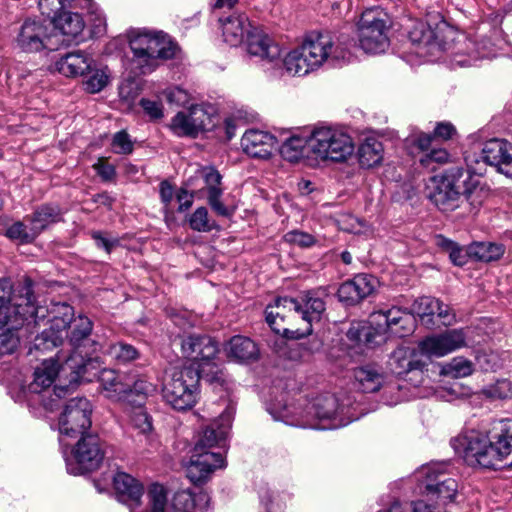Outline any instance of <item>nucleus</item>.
I'll return each mask as SVG.
<instances>
[{
	"label": "nucleus",
	"mask_w": 512,
	"mask_h": 512,
	"mask_svg": "<svg viewBox=\"0 0 512 512\" xmlns=\"http://www.w3.org/2000/svg\"><path fill=\"white\" fill-rule=\"evenodd\" d=\"M465 345L466 335L463 329H450L419 342V347L425 352L428 360L431 356H445Z\"/></svg>",
	"instance_id": "nucleus-22"
},
{
	"label": "nucleus",
	"mask_w": 512,
	"mask_h": 512,
	"mask_svg": "<svg viewBox=\"0 0 512 512\" xmlns=\"http://www.w3.org/2000/svg\"><path fill=\"white\" fill-rule=\"evenodd\" d=\"M332 48L333 40L328 32L313 31L305 37L302 45L296 49L302 53L304 61L310 62V66L317 69L327 60Z\"/></svg>",
	"instance_id": "nucleus-23"
},
{
	"label": "nucleus",
	"mask_w": 512,
	"mask_h": 512,
	"mask_svg": "<svg viewBox=\"0 0 512 512\" xmlns=\"http://www.w3.org/2000/svg\"><path fill=\"white\" fill-rule=\"evenodd\" d=\"M194 492L189 489L177 491L169 512H195Z\"/></svg>",
	"instance_id": "nucleus-51"
},
{
	"label": "nucleus",
	"mask_w": 512,
	"mask_h": 512,
	"mask_svg": "<svg viewBox=\"0 0 512 512\" xmlns=\"http://www.w3.org/2000/svg\"><path fill=\"white\" fill-rule=\"evenodd\" d=\"M61 220V209L58 205L52 203L42 204L35 209L30 216L25 217V221L30 223L38 236L51 224Z\"/></svg>",
	"instance_id": "nucleus-32"
},
{
	"label": "nucleus",
	"mask_w": 512,
	"mask_h": 512,
	"mask_svg": "<svg viewBox=\"0 0 512 512\" xmlns=\"http://www.w3.org/2000/svg\"><path fill=\"white\" fill-rule=\"evenodd\" d=\"M378 315L384 318L387 329L393 334L402 337L411 332V327L408 326L412 320L411 313L393 307L385 311H380Z\"/></svg>",
	"instance_id": "nucleus-35"
},
{
	"label": "nucleus",
	"mask_w": 512,
	"mask_h": 512,
	"mask_svg": "<svg viewBox=\"0 0 512 512\" xmlns=\"http://www.w3.org/2000/svg\"><path fill=\"white\" fill-rule=\"evenodd\" d=\"M63 341L64 332L50 326L35 337L33 349L42 352L50 351L62 345Z\"/></svg>",
	"instance_id": "nucleus-40"
},
{
	"label": "nucleus",
	"mask_w": 512,
	"mask_h": 512,
	"mask_svg": "<svg viewBox=\"0 0 512 512\" xmlns=\"http://www.w3.org/2000/svg\"><path fill=\"white\" fill-rule=\"evenodd\" d=\"M377 283L370 274H357L340 284L336 293L338 301L345 307L356 306L375 291Z\"/></svg>",
	"instance_id": "nucleus-19"
},
{
	"label": "nucleus",
	"mask_w": 512,
	"mask_h": 512,
	"mask_svg": "<svg viewBox=\"0 0 512 512\" xmlns=\"http://www.w3.org/2000/svg\"><path fill=\"white\" fill-rule=\"evenodd\" d=\"M93 59L83 51L66 53L55 62L56 70L66 77L84 76L91 69Z\"/></svg>",
	"instance_id": "nucleus-29"
},
{
	"label": "nucleus",
	"mask_w": 512,
	"mask_h": 512,
	"mask_svg": "<svg viewBox=\"0 0 512 512\" xmlns=\"http://www.w3.org/2000/svg\"><path fill=\"white\" fill-rule=\"evenodd\" d=\"M224 352L227 358L237 363H248L256 356V343L249 337L235 335L225 343Z\"/></svg>",
	"instance_id": "nucleus-30"
},
{
	"label": "nucleus",
	"mask_w": 512,
	"mask_h": 512,
	"mask_svg": "<svg viewBox=\"0 0 512 512\" xmlns=\"http://www.w3.org/2000/svg\"><path fill=\"white\" fill-rule=\"evenodd\" d=\"M132 63L139 70L140 74L152 72L157 67V60L148 53H133Z\"/></svg>",
	"instance_id": "nucleus-61"
},
{
	"label": "nucleus",
	"mask_w": 512,
	"mask_h": 512,
	"mask_svg": "<svg viewBox=\"0 0 512 512\" xmlns=\"http://www.w3.org/2000/svg\"><path fill=\"white\" fill-rule=\"evenodd\" d=\"M386 15L378 8L365 10L358 22L359 46L366 53L379 54L389 47Z\"/></svg>",
	"instance_id": "nucleus-10"
},
{
	"label": "nucleus",
	"mask_w": 512,
	"mask_h": 512,
	"mask_svg": "<svg viewBox=\"0 0 512 512\" xmlns=\"http://www.w3.org/2000/svg\"><path fill=\"white\" fill-rule=\"evenodd\" d=\"M86 79L83 81V88L90 94L102 91L109 83L110 71L108 67L96 68L91 65V69L87 70Z\"/></svg>",
	"instance_id": "nucleus-39"
},
{
	"label": "nucleus",
	"mask_w": 512,
	"mask_h": 512,
	"mask_svg": "<svg viewBox=\"0 0 512 512\" xmlns=\"http://www.w3.org/2000/svg\"><path fill=\"white\" fill-rule=\"evenodd\" d=\"M436 305H438V299L429 296H423L413 302L411 306V312L421 318L426 316H433L434 307H436Z\"/></svg>",
	"instance_id": "nucleus-57"
},
{
	"label": "nucleus",
	"mask_w": 512,
	"mask_h": 512,
	"mask_svg": "<svg viewBox=\"0 0 512 512\" xmlns=\"http://www.w3.org/2000/svg\"><path fill=\"white\" fill-rule=\"evenodd\" d=\"M111 145L116 154L128 155L134 149V144L126 130L116 132L113 135Z\"/></svg>",
	"instance_id": "nucleus-58"
},
{
	"label": "nucleus",
	"mask_w": 512,
	"mask_h": 512,
	"mask_svg": "<svg viewBox=\"0 0 512 512\" xmlns=\"http://www.w3.org/2000/svg\"><path fill=\"white\" fill-rule=\"evenodd\" d=\"M474 371L473 363L464 357H455L443 368V373L453 378H463Z\"/></svg>",
	"instance_id": "nucleus-49"
},
{
	"label": "nucleus",
	"mask_w": 512,
	"mask_h": 512,
	"mask_svg": "<svg viewBox=\"0 0 512 512\" xmlns=\"http://www.w3.org/2000/svg\"><path fill=\"white\" fill-rule=\"evenodd\" d=\"M96 352L84 350L83 352H72L62 362V374L68 379L71 390L81 381L90 382L94 377L100 375L101 362Z\"/></svg>",
	"instance_id": "nucleus-15"
},
{
	"label": "nucleus",
	"mask_w": 512,
	"mask_h": 512,
	"mask_svg": "<svg viewBox=\"0 0 512 512\" xmlns=\"http://www.w3.org/2000/svg\"><path fill=\"white\" fill-rule=\"evenodd\" d=\"M354 378L364 393H374L383 385L385 375L381 366L368 363L354 369Z\"/></svg>",
	"instance_id": "nucleus-31"
},
{
	"label": "nucleus",
	"mask_w": 512,
	"mask_h": 512,
	"mask_svg": "<svg viewBox=\"0 0 512 512\" xmlns=\"http://www.w3.org/2000/svg\"><path fill=\"white\" fill-rule=\"evenodd\" d=\"M62 374V363L53 358L44 360L34 371V380L28 385L30 401L40 404L46 411L57 410L63 398L71 392L70 384L55 385L56 377Z\"/></svg>",
	"instance_id": "nucleus-6"
},
{
	"label": "nucleus",
	"mask_w": 512,
	"mask_h": 512,
	"mask_svg": "<svg viewBox=\"0 0 512 512\" xmlns=\"http://www.w3.org/2000/svg\"><path fill=\"white\" fill-rule=\"evenodd\" d=\"M109 398L117 401H129L131 402V384L125 383L122 380V376L108 391Z\"/></svg>",
	"instance_id": "nucleus-62"
},
{
	"label": "nucleus",
	"mask_w": 512,
	"mask_h": 512,
	"mask_svg": "<svg viewBox=\"0 0 512 512\" xmlns=\"http://www.w3.org/2000/svg\"><path fill=\"white\" fill-rule=\"evenodd\" d=\"M76 0H67L65 7L61 9L55 8V11H51V25L53 29V35L56 36L58 30L62 35L67 36L71 39L77 38L85 27V22L81 14L78 12H72L67 8L72 7V2Z\"/></svg>",
	"instance_id": "nucleus-25"
},
{
	"label": "nucleus",
	"mask_w": 512,
	"mask_h": 512,
	"mask_svg": "<svg viewBox=\"0 0 512 512\" xmlns=\"http://www.w3.org/2000/svg\"><path fill=\"white\" fill-rule=\"evenodd\" d=\"M92 412V404L87 398L75 397L68 400L58 420L60 434L71 438L86 434L92 424Z\"/></svg>",
	"instance_id": "nucleus-14"
},
{
	"label": "nucleus",
	"mask_w": 512,
	"mask_h": 512,
	"mask_svg": "<svg viewBox=\"0 0 512 512\" xmlns=\"http://www.w3.org/2000/svg\"><path fill=\"white\" fill-rule=\"evenodd\" d=\"M449 159L450 154L446 149L437 148L421 155L419 157V163L423 168L429 171H435L437 164H445Z\"/></svg>",
	"instance_id": "nucleus-52"
},
{
	"label": "nucleus",
	"mask_w": 512,
	"mask_h": 512,
	"mask_svg": "<svg viewBox=\"0 0 512 512\" xmlns=\"http://www.w3.org/2000/svg\"><path fill=\"white\" fill-rule=\"evenodd\" d=\"M284 239L286 242L297 245L301 248H308L316 243L313 235L300 230H292L287 232L284 235Z\"/></svg>",
	"instance_id": "nucleus-59"
},
{
	"label": "nucleus",
	"mask_w": 512,
	"mask_h": 512,
	"mask_svg": "<svg viewBox=\"0 0 512 512\" xmlns=\"http://www.w3.org/2000/svg\"><path fill=\"white\" fill-rule=\"evenodd\" d=\"M481 158L487 165L512 179V144L506 139L492 138L483 144Z\"/></svg>",
	"instance_id": "nucleus-21"
},
{
	"label": "nucleus",
	"mask_w": 512,
	"mask_h": 512,
	"mask_svg": "<svg viewBox=\"0 0 512 512\" xmlns=\"http://www.w3.org/2000/svg\"><path fill=\"white\" fill-rule=\"evenodd\" d=\"M155 391V386L149 382L146 378L141 377L133 382L131 385V398L135 395L139 398L138 403L142 402L147 398L148 395Z\"/></svg>",
	"instance_id": "nucleus-60"
},
{
	"label": "nucleus",
	"mask_w": 512,
	"mask_h": 512,
	"mask_svg": "<svg viewBox=\"0 0 512 512\" xmlns=\"http://www.w3.org/2000/svg\"><path fill=\"white\" fill-rule=\"evenodd\" d=\"M448 186L457 192L458 198L465 196L471 204H481L482 194L486 191L475 176H482L483 171L476 168L464 169L462 166H452L443 171Z\"/></svg>",
	"instance_id": "nucleus-16"
},
{
	"label": "nucleus",
	"mask_w": 512,
	"mask_h": 512,
	"mask_svg": "<svg viewBox=\"0 0 512 512\" xmlns=\"http://www.w3.org/2000/svg\"><path fill=\"white\" fill-rule=\"evenodd\" d=\"M309 138L305 139L299 136H291L278 147L282 158L295 163L305 156L306 151H311L308 147Z\"/></svg>",
	"instance_id": "nucleus-37"
},
{
	"label": "nucleus",
	"mask_w": 512,
	"mask_h": 512,
	"mask_svg": "<svg viewBox=\"0 0 512 512\" xmlns=\"http://www.w3.org/2000/svg\"><path fill=\"white\" fill-rule=\"evenodd\" d=\"M321 348V342L317 339L310 340L308 343H294L289 347L287 357L290 360H300Z\"/></svg>",
	"instance_id": "nucleus-54"
},
{
	"label": "nucleus",
	"mask_w": 512,
	"mask_h": 512,
	"mask_svg": "<svg viewBox=\"0 0 512 512\" xmlns=\"http://www.w3.org/2000/svg\"><path fill=\"white\" fill-rule=\"evenodd\" d=\"M308 147L316 157L344 162L354 151L352 138L328 127L316 128L309 137Z\"/></svg>",
	"instance_id": "nucleus-8"
},
{
	"label": "nucleus",
	"mask_w": 512,
	"mask_h": 512,
	"mask_svg": "<svg viewBox=\"0 0 512 512\" xmlns=\"http://www.w3.org/2000/svg\"><path fill=\"white\" fill-rule=\"evenodd\" d=\"M338 408V400L334 395H320L306 406L305 414L300 419H294L287 405L266 403V410L274 420L315 430H333L347 425L348 422L338 416Z\"/></svg>",
	"instance_id": "nucleus-4"
},
{
	"label": "nucleus",
	"mask_w": 512,
	"mask_h": 512,
	"mask_svg": "<svg viewBox=\"0 0 512 512\" xmlns=\"http://www.w3.org/2000/svg\"><path fill=\"white\" fill-rule=\"evenodd\" d=\"M93 322L87 316L79 315L74 318L70 325V332L67 329L64 332V338H67L73 352H83L89 350L98 352L102 349L101 343L93 339Z\"/></svg>",
	"instance_id": "nucleus-24"
},
{
	"label": "nucleus",
	"mask_w": 512,
	"mask_h": 512,
	"mask_svg": "<svg viewBox=\"0 0 512 512\" xmlns=\"http://www.w3.org/2000/svg\"><path fill=\"white\" fill-rule=\"evenodd\" d=\"M192 124L190 112L180 111L172 118L169 127L178 137L195 139L198 137V134Z\"/></svg>",
	"instance_id": "nucleus-43"
},
{
	"label": "nucleus",
	"mask_w": 512,
	"mask_h": 512,
	"mask_svg": "<svg viewBox=\"0 0 512 512\" xmlns=\"http://www.w3.org/2000/svg\"><path fill=\"white\" fill-rule=\"evenodd\" d=\"M300 309H293L295 313L302 315V319L308 323L312 329L311 322L320 320L322 313L326 309L324 300L317 296L315 291H307L301 296L299 301Z\"/></svg>",
	"instance_id": "nucleus-34"
},
{
	"label": "nucleus",
	"mask_w": 512,
	"mask_h": 512,
	"mask_svg": "<svg viewBox=\"0 0 512 512\" xmlns=\"http://www.w3.org/2000/svg\"><path fill=\"white\" fill-rule=\"evenodd\" d=\"M224 438V431L212 427H206L199 434L186 468V476L195 486L204 485L216 469L226 466L221 453L209 451Z\"/></svg>",
	"instance_id": "nucleus-5"
},
{
	"label": "nucleus",
	"mask_w": 512,
	"mask_h": 512,
	"mask_svg": "<svg viewBox=\"0 0 512 512\" xmlns=\"http://www.w3.org/2000/svg\"><path fill=\"white\" fill-rule=\"evenodd\" d=\"M425 492L431 499L445 504L452 501L457 493V482L443 472H434L428 469Z\"/></svg>",
	"instance_id": "nucleus-27"
},
{
	"label": "nucleus",
	"mask_w": 512,
	"mask_h": 512,
	"mask_svg": "<svg viewBox=\"0 0 512 512\" xmlns=\"http://www.w3.org/2000/svg\"><path fill=\"white\" fill-rule=\"evenodd\" d=\"M224 41L231 46L243 45L249 57L256 55L255 35L252 25L244 14L219 18Z\"/></svg>",
	"instance_id": "nucleus-18"
},
{
	"label": "nucleus",
	"mask_w": 512,
	"mask_h": 512,
	"mask_svg": "<svg viewBox=\"0 0 512 512\" xmlns=\"http://www.w3.org/2000/svg\"><path fill=\"white\" fill-rule=\"evenodd\" d=\"M113 486L118 501L126 504L131 511L141 505L144 486L139 480L125 472H117L113 477Z\"/></svg>",
	"instance_id": "nucleus-26"
},
{
	"label": "nucleus",
	"mask_w": 512,
	"mask_h": 512,
	"mask_svg": "<svg viewBox=\"0 0 512 512\" xmlns=\"http://www.w3.org/2000/svg\"><path fill=\"white\" fill-rule=\"evenodd\" d=\"M53 29L51 23L37 18H27L19 27L15 37L16 46L25 53L42 50H54Z\"/></svg>",
	"instance_id": "nucleus-13"
},
{
	"label": "nucleus",
	"mask_w": 512,
	"mask_h": 512,
	"mask_svg": "<svg viewBox=\"0 0 512 512\" xmlns=\"http://www.w3.org/2000/svg\"><path fill=\"white\" fill-rule=\"evenodd\" d=\"M180 346L183 356L191 360L184 367L194 368L213 390L225 388L227 373L225 367L216 362L220 345L215 337L196 332L184 334L180 337Z\"/></svg>",
	"instance_id": "nucleus-3"
},
{
	"label": "nucleus",
	"mask_w": 512,
	"mask_h": 512,
	"mask_svg": "<svg viewBox=\"0 0 512 512\" xmlns=\"http://www.w3.org/2000/svg\"><path fill=\"white\" fill-rule=\"evenodd\" d=\"M451 445L468 466L496 469L500 462L512 455V420L494 421L487 433L466 429L451 440ZM509 467L512 468V459Z\"/></svg>",
	"instance_id": "nucleus-2"
},
{
	"label": "nucleus",
	"mask_w": 512,
	"mask_h": 512,
	"mask_svg": "<svg viewBox=\"0 0 512 512\" xmlns=\"http://www.w3.org/2000/svg\"><path fill=\"white\" fill-rule=\"evenodd\" d=\"M189 225L197 232H210L214 228V223L209 222L208 210L205 207H199L192 213Z\"/></svg>",
	"instance_id": "nucleus-56"
},
{
	"label": "nucleus",
	"mask_w": 512,
	"mask_h": 512,
	"mask_svg": "<svg viewBox=\"0 0 512 512\" xmlns=\"http://www.w3.org/2000/svg\"><path fill=\"white\" fill-rule=\"evenodd\" d=\"M434 139L433 134L420 132L407 138L406 143L412 148H417L421 152L427 151Z\"/></svg>",
	"instance_id": "nucleus-64"
},
{
	"label": "nucleus",
	"mask_w": 512,
	"mask_h": 512,
	"mask_svg": "<svg viewBox=\"0 0 512 512\" xmlns=\"http://www.w3.org/2000/svg\"><path fill=\"white\" fill-rule=\"evenodd\" d=\"M277 150V138L269 132L258 129V159H269Z\"/></svg>",
	"instance_id": "nucleus-53"
},
{
	"label": "nucleus",
	"mask_w": 512,
	"mask_h": 512,
	"mask_svg": "<svg viewBox=\"0 0 512 512\" xmlns=\"http://www.w3.org/2000/svg\"><path fill=\"white\" fill-rule=\"evenodd\" d=\"M427 363L426 354L419 346H399L390 354L388 368L391 373L401 377L413 371L422 372Z\"/></svg>",
	"instance_id": "nucleus-20"
},
{
	"label": "nucleus",
	"mask_w": 512,
	"mask_h": 512,
	"mask_svg": "<svg viewBox=\"0 0 512 512\" xmlns=\"http://www.w3.org/2000/svg\"><path fill=\"white\" fill-rule=\"evenodd\" d=\"M106 449V442L98 434L81 435L72 449L75 464L74 466L68 464V469L75 475L97 470L105 458Z\"/></svg>",
	"instance_id": "nucleus-12"
},
{
	"label": "nucleus",
	"mask_w": 512,
	"mask_h": 512,
	"mask_svg": "<svg viewBox=\"0 0 512 512\" xmlns=\"http://www.w3.org/2000/svg\"><path fill=\"white\" fill-rule=\"evenodd\" d=\"M505 252V247L493 242H475L469 246L471 257L478 261L492 262L500 259Z\"/></svg>",
	"instance_id": "nucleus-38"
},
{
	"label": "nucleus",
	"mask_w": 512,
	"mask_h": 512,
	"mask_svg": "<svg viewBox=\"0 0 512 512\" xmlns=\"http://www.w3.org/2000/svg\"><path fill=\"white\" fill-rule=\"evenodd\" d=\"M201 177L204 178L205 184L208 188V194L211 193L212 189L222 190L219 185L221 184L222 176L217 169L214 167H203L199 170Z\"/></svg>",
	"instance_id": "nucleus-63"
},
{
	"label": "nucleus",
	"mask_w": 512,
	"mask_h": 512,
	"mask_svg": "<svg viewBox=\"0 0 512 512\" xmlns=\"http://www.w3.org/2000/svg\"><path fill=\"white\" fill-rule=\"evenodd\" d=\"M203 377L194 368L175 369L165 379L162 396L167 404L178 411L191 409L198 400Z\"/></svg>",
	"instance_id": "nucleus-7"
},
{
	"label": "nucleus",
	"mask_w": 512,
	"mask_h": 512,
	"mask_svg": "<svg viewBox=\"0 0 512 512\" xmlns=\"http://www.w3.org/2000/svg\"><path fill=\"white\" fill-rule=\"evenodd\" d=\"M20 327H13L12 323L0 322V355L12 354L19 345V337L15 331Z\"/></svg>",
	"instance_id": "nucleus-46"
},
{
	"label": "nucleus",
	"mask_w": 512,
	"mask_h": 512,
	"mask_svg": "<svg viewBox=\"0 0 512 512\" xmlns=\"http://www.w3.org/2000/svg\"><path fill=\"white\" fill-rule=\"evenodd\" d=\"M382 142L375 138H367L358 148L357 156L362 168H372L383 160Z\"/></svg>",
	"instance_id": "nucleus-36"
},
{
	"label": "nucleus",
	"mask_w": 512,
	"mask_h": 512,
	"mask_svg": "<svg viewBox=\"0 0 512 512\" xmlns=\"http://www.w3.org/2000/svg\"><path fill=\"white\" fill-rule=\"evenodd\" d=\"M438 245L448 252L449 259L455 266H464L468 262V258L471 257L469 248L464 250L458 243L443 236H439Z\"/></svg>",
	"instance_id": "nucleus-45"
},
{
	"label": "nucleus",
	"mask_w": 512,
	"mask_h": 512,
	"mask_svg": "<svg viewBox=\"0 0 512 512\" xmlns=\"http://www.w3.org/2000/svg\"><path fill=\"white\" fill-rule=\"evenodd\" d=\"M148 54L156 60H170L176 57L180 50L178 44L162 31L153 34L150 45H147Z\"/></svg>",
	"instance_id": "nucleus-33"
},
{
	"label": "nucleus",
	"mask_w": 512,
	"mask_h": 512,
	"mask_svg": "<svg viewBox=\"0 0 512 512\" xmlns=\"http://www.w3.org/2000/svg\"><path fill=\"white\" fill-rule=\"evenodd\" d=\"M130 420L132 425L139 429L141 433H149L153 429L151 415L139 404L138 407L134 408Z\"/></svg>",
	"instance_id": "nucleus-55"
},
{
	"label": "nucleus",
	"mask_w": 512,
	"mask_h": 512,
	"mask_svg": "<svg viewBox=\"0 0 512 512\" xmlns=\"http://www.w3.org/2000/svg\"><path fill=\"white\" fill-rule=\"evenodd\" d=\"M5 236L12 241L25 245L32 244L38 234L30 223L27 225L22 221H16L6 229Z\"/></svg>",
	"instance_id": "nucleus-41"
},
{
	"label": "nucleus",
	"mask_w": 512,
	"mask_h": 512,
	"mask_svg": "<svg viewBox=\"0 0 512 512\" xmlns=\"http://www.w3.org/2000/svg\"><path fill=\"white\" fill-rule=\"evenodd\" d=\"M34 282L25 277L15 288L10 280L0 279V322L22 327L28 320L47 319L51 327L65 332L74 319V308L67 302L51 301L47 306L36 304Z\"/></svg>",
	"instance_id": "nucleus-1"
},
{
	"label": "nucleus",
	"mask_w": 512,
	"mask_h": 512,
	"mask_svg": "<svg viewBox=\"0 0 512 512\" xmlns=\"http://www.w3.org/2000/svg\"><path fill=\"white\" fill-rule=\"evenodd\" d=\"M431 186H428V198L438 209L442 211L453 210L459 200L457 192L453 190L443 173L430 178Z\"/></svg>",
	"instance_id": "nucleus-28"
},
{
	"label": "nucleus",
	"mask_w": 512,
	"mask_h": 512,
	"mask_svg": "<svg viewBox=\"0 0 512 512\" xmlns=\"http://www.w3.org/2000/svg\"><path fill=\"white\" fill-rule=\"evenodd\" d=\"M463 44L465 47L461 52L467 54L474 60L494 56L492 44L489 39L482 38L480 40H473L471 38L464 37Z\"/></svg>",
	"instance_id": "nucleus-42"
},
{
	"label": "nucleus",
	"mask_w": 512,
	"mask_h": 512,
	"mask_svg": "<svg viewBox=\"0 0 512 512\" xmlns=\"http://www.w3.org/2000/svg\"><path fill=\"white\" fill-rule=\"evenodd\" d=\"M192 125H194L197 134L211 130L215 123L213 121V115L208 113L202 106H192L189 109Z\"/></svg>",
	"instance_id": "nucleus-50"
},
{
	"label": "nucleus",
	"mask_w": 512,
	"mask_h": 512,
	"mask_svg": "<svg viewBox=\"0 0 512 512\" xmlns=\"http://www.w3.org/2000/svg\"><path fill=\"white\" fill-rule=\"evenodd\" d=\"M281 50L277 43L258 28V58L262 62L272 63L273 67H279L286 70L292 76H305L315 68L310 66V62L304 61L302 53L294 49L284 58L280 59Z\"/></svg>",
	"instance_id": "nucleus-11"
},
{
	"label": "nucleus",
	"mask_w": 512,
	"mask_h": 512,
	"mask_svg": "<svg viewBox=\"0 0 512 512\" xmlns=\"http://www.w3.org/2000/svg\"><path fill=\"white\" fill-rule=\"evenodd\" d=\"M451 33L447 23L441 21L434 27L424 21H416L408 32V39L421 57L436 56L451 49L446 33Z\"/></svg>",
	"instance_id": "nucleus-9"
},
{
	"label": "nucleus",
	"mask_w": 512,
	"mask_h": 512,
	"mask_svg": "<svg viewBox=\"0 0 512 512\" xmlns=\"http://www.w3.org/2000/svg\"><path fill=\"white\" fill-rule=\"evenodd\" d=\"M481 394L490 400H505L512 397V384L507 379H498L483 387Z\"/></svg>",
	"instance_id": "nucleus-47"
},
{
	"label": "nucleus",
	"mask_w": 512,
	"mask_h": 512,
	"mask_svg": "<svg viewBox=\"0 0 512 512\" xmlns=\"http://www.w3.org/2000/svg\"><path fill=\"white\" fill-rule=\"evenodd\" d=\"M289 308L300 309L299 300L291 297H277L274 302L268 304L265 308V321L270 329L277 335H281L287 340H300L312 334V329L307 327L305 330L290 329L287 326V319L278 313V309Z\"/></svg>",
	"instance_id": "nucleus-17"
},
{
	"label": "nucleus",
	"mask_w": 512,
	"mask_h": 512,
	"mask_svg": "<svg viewBox=\"0 0 512 512\" xmlns=\"http://www.w3.org/2000/svg\"><path fill=\"white\" fill-rule=\"evenodd\" d=\"M105 353L122 364L129 363L140 357L136 347L124 342L110 344Z\"/></svg>",
	"instance_id": "nucleus-44"
},
{
	"label": "nucleus",
	"mask_w": 512,
	"mask_h": 512,
	"mask_svg": "<svg viewBox=\"0 0 512 512\" xmlns=\"http://www.w3.org/2000/svg\"><path fill=\"white\" fill-rule=\"evenodd\" d=\"M150 512H166L167 509V490L158 483L152 484L147 492Z\"/></svg>",
	"instance_id": "nucleus-48"
}]
</instances>
